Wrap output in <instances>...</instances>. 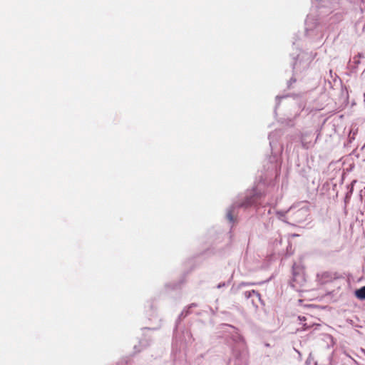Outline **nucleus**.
<instances>
[{"label":"nucleus","instance_id":"0eeeda50","mask_svg":"<svg viewBox=\"0 0 365 365\" xmlns=\"http://www.w3.org/2000/svg\"><path fill=\"white\" fill-rule=\"evenodd\" d=\"M252 296L253 297H257L259 299L260 298V294L257 292H256L255 290H252V292H250L247 297H252Z\"/></svg>","mask_w":365,"mask_h":365},{"label":"nucleus","instance_id":"7ed1b4c3","mask_svg":"<svg viewBox=\"0 0 365 365\" xmlns=\"http://www.w3.org/2000/svg\"><path fill=\"white\" fill-rule=\"evenodd\" d=\"M317 280L322 284L327 283L331 280L332 276L331 274L329 272H322L318 273L317 275Z\"/></svg>","mask_w":365,"mask_h":365},{"label":"nucleus","instance_id":"6e6552de","mask_svg":"<svg viewBox=\"0 0 365 365\" xmlns=\"http://www.w3.org/2000/svg\"><path fill=\"white\" fill-rule=\"evenodd\" d=\"M252 203V200H246L245 202H243L242 205H240L241 206H247L249 205H251Z\"/></svg>","mask_w":365,"mask_h":365},{"label":"nucleus","instance_id":"f03ea898","mask_svg":"<svg viewBox=\"0 0 365 365\" xmlns=\"http://www.w3.org/2000/svg\"><path fill=\"white\" fill-rule=\"evenodd\" d=\"M309 211L307 207H302L297 210L294 213L293 216V222L294 223H300L304 220H306L307 217L308 216Z\"/></svg>","mask_w":365,"mask_h":365},{"label":"nucleus","instance_id":"39448f33","mask_svg":"<svg viewBox=\"0 0 365 365\" xmlns=\"http://www.w3.org/2000/svg\"><path fill=\"white\" fill-rule=\"evenodd\" d=\"M239 346L241 349H242V355L243 357H245L246 356L245 344L244 339L242 337H240Z\"/></svg>","mask_w":365,"mask_h":365},{"label":"nucleus","instance_id":"1a4fd4ad","mask_svg":"<svg viewBox=\"0 0 365 365\" xmlns=\"http://www.w3.org/2000/svg\"><path fill=\"white\" fill-rule=\"evenodd\" d=\"M277 216L279 217V219H281L282 220L284 221L282 219V217H284V214L282 212H277Z\"/></svg>","mask_w":365,"mask_h":365},{"label":"nucleus","instance_id":"f257e3e1","mask_svg":"<svg viewBox=\"0 0 365 365\" xmlns=\"http://www.w3.org/2000/svg\"><path fill=\"white\" fill-rule=\"evenodd\" d=\"M292 268L293 278L292 285L295 288L300 287L306 281L303 269L296 264H294Z\"/></svg>","mask_w":365,"mask_h":365},{"label":"nucleus","instance_id":"20e7f679","mask_svg":"<svg viewBox=\"0 0 365 365\" xmlns=\"http://www.w3.org/2000/svg\"><path fill=\"white\" fill-rule=\"evenodd\" d=\"M355 296L357 299L365 300V286L355 291Z\"/></svg>","mask_w":365,"mask_h":365},{"label":"nucleus","instance_id":"9d476101","mask_svg":"<svg viewBox=\"0 0 365 365\" xmlns=\"http://www.w3.org/2000/svg\"><path fill=\"white\" fill-rule=\"evenodd\" d=\"M217 287H218V288H220V287H222V285H221V284H219V285L217 286Z\"/></svg>","mask_w":365,"mask_h":365},{"label":"nucleus","instance_id":"423d86ee","mask_svg":"<svg viewBox=\"0 0 365 365\" xmlns=\"http://www.w3.org/2000/svg\"><path fill=\"white\" fill-rule=\"evenodd\" d=\"M235 208V205H233L227 211V217L230 222H233V216L232 212H234V209Z\"/></svg>","mask_w":365,"mask_h":365}]
</instances>
